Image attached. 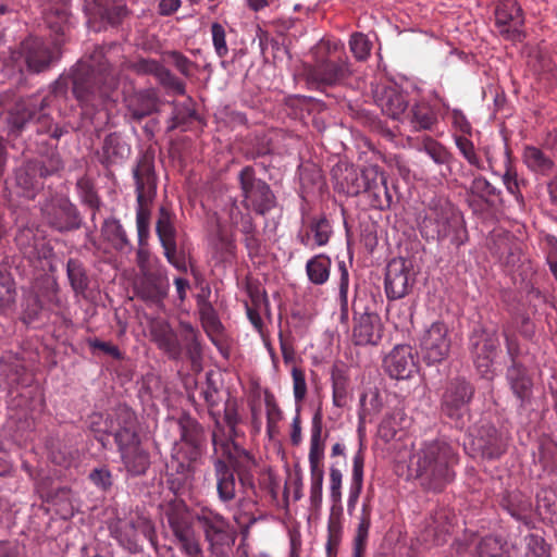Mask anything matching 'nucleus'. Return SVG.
I'll return each instance as SVG.
<instances>
[{
    "label": "nucleus",
    "instance_id": "1",
    "mask_svg": "<svg viewBox=\"0 0 557 557\" xmlns=\"http://www.w3.org/2000/svg\"><path fill=\"white\" fill-rule=\"evenodd\" d=\"M457 456L453 447L440 440L423 442L409 460V470L429 490H441L453 481Z\"/></svg>",
    "mask_w": 557,
    "mask_h": 557
},
{
    "label": "nucleus",
    "instance_id": "2",
    "mask_svg": "<svg viewBox=\"0 0 557 557\" xmlns=\"http://www.w3.org/2000/svg\"><path fill=\"white\" fill-rule=\"evenodd\" d=\"M72 83L73 92L87 114L89 108L97 111L106 108L111 91L117 85V78L104 60L100 61L97 67L95 63L79 64Z\"/></svg>",
    "mask_w": 557,
    "mask_h": 557
},
{
    "label": "nucleus",
    "instance_id": "3",
    "mask_svg": "<svg viewBox=\"0 0 557 557\" xmlns=\"http://www.w3.org/2000/svg\"><path fill=\"white\" fill-rule=\"evenodd\" d=\"M107 431L114 435L127 471L134 475L145 473L149 467V457L140 447L135 413L126 407L119 408L110 416Z\"/></svg>",
    "mask_w": 557,
    "mask_h": 557
},
{
    "label": "nucleus",
    "instance_id": "4",
    "mask_svg": "<svg viewBox=\"0 0 557 557\" xmlns=\"http://www.w3.org/2000/svg\"><path fill=\"white\" fill-rule=\"evenodd\" d=\"M136 194V225L139 238H143L149 231L150 210L157 193V178L154 174L153 157L149 153L143 154L133 171Z\"/></svg>",
    "mask_w": 557,
    "mask_h": 557
},
{
    "label": "nucleus",
    "instance_id": "5",
    "mask_svg": "<svg viewBox=\"0 0 557 557\" xmlns=\"http://www.w3.org/2000/svg\"><path fill=\"white\" fill-rule=\"evenodd\" d=\"M196 520L203 530L211 554L214 557H226L236 537L228 521L209 508L200 509L196 515Z\"/></svg>",
    "mask_w": 557,
    "mask_h": 557
},
{
    "label": "nucleus",
    "instance_id": "6",
    "mask_svg": "<svg viewBox=\"0 0 557 557\" xmlns=\"http://www.w3.org/2000/svg\"><path fill=\"white\" fill-rule=\"evenodd\" d=\"M49 106V98H32L20 101L10 114V123L16 129H21L28 121L34 120L37 124V132L50 134L58 139L64 134V129L53 125L50 116L45 112Z\"/></svg>",
    "mask_w": 557,
    "mask_h": 557
},
{
    "label": "nucleus",
    "instance_id": "7",
    "mask_svg": "<svg viewBox=\"0 0 557 557\" xmlns=\"http://www.w3.org/2000/svg\"><path fill=\"white\" fill-rule=\"evenodd\" d=\"M243 205L258 214H265L274 208L276 201L270 186L257 178L251 166L244 168L239 173Z\"/></svg>",
    "mask_w": 557,
    "mask_h": 557
},
{
    "label": "nucleus",
    "instance_id": "8",
    "mask_svg": "<svg viewBox=\"0 0 557 557\" xmlns=\"http://www.w3.org/2000/svg\"><path fill=\"white\" fill-rule=\"evenodd\" d=\"M459 224L456 208L446 199H434L422 222V230L425 236L442 239L448 237Z\"/></svg>",
    "mask_w": 557,
    "mask_h": 557
},
{
    "label": "nucleus",
    "instance_id": "9",
    "mask_svg": "<svg viewBox=\"0 0 557 557\" xmlns=\"http://www.w3.org/2000/svg\"><path fill=\"white\" fill-rule=\"evenodd\" d=\"M423 360L428 364L440 363L445 360L451 347L449 326L443 321H435L422 333L419 342Z\"/></svg>",
    "mask_w": 557,
    "mask_h": 557
},
{
    "label": "nucleus",
    "instance_id": "10",
    "mask_svg": "<svg viewBox=\"0 0 557 557\" xmlns=\"http://www.w3.org/2000/svg\"><path fill=\"white\" fill-rule=\"evenodd\" d=\"M499 345L495 330H487L479 326L473 330L469 346L479 373L490 379L493 374L492 367Z\"/></svg>",
    "mask_w": 557,
    "mask_h": 557
},
{
    "label": "nucleus",
    "instance_id": "11",
    "mask_svg": "<svg viewBox=\"0 0 557 557\" xmlns=\"http://www.w3.org/2000/svg\"><path fill=\"white\" fill-rule=\"evenodd\" d=\"M305 73L307 81L320 88L343 84L351 75V70L347 60L321 58L313 64L306 65Z\"/></svg>",
    "mask_w": 557,
    "mask_h": 557
},
{
    "label": "nucleus",
    "instance_id": "12",
    "mask_svg": "<svg viewBox=\"0 0 557 557\" xmlns=\"http://www.w3.org/2000/svg\"><path fill=\"white\" fill-rule=\"evenodd\" d=\"M416 281L412 262L404 258H394L386 268L385 292L389 299H400L411 289Z\"/></svg>",
    "mask_w": 557,
    "mask_h": 557
},
{
    "label": "nucleus",
    "instance_id": "13",
    "mask_svg": "<svg viewBox=\"0 0 557 557\" xmlns=\"http://www.w3.org/2000/svg\"><path fill=\"white\" fill-rule=\"evenodd\" d=\"M41 212L47 223L59 232L79 227L77 211L66 197L54 196L50 198L42 206Z\"/></svg>",
    "mask_w": 557,
    "mask_h": 557
},
{
    "label": "nucleus",
    "instance_id": "14",
    "mask_svg": "<svg viewBox=\"0 0 557 557\" xmlns=\"http://www.w3.org/2000/svg\"><path fill=\"white\" fill-rule=\"evenodd\" d=\"M22 53L27 69L39 73L47 70L59 58L60 41L54 39L52 44L39 38H29L22 44Z\"/></svg>",
    "mask_w": 557,
    "mask_h": 557
},
{
    "label": "nucleus",
    "instance_id": "15",
    "mask_svg": "<svg viewBox=\"0 0 557 557\" xmlns=\"http://www.w3.org/2000/svg\"><path fill=\"white\" fill-rule=\"evenodd\" d=\"M111 533L123 547L136 552L141 539L152 540L153 527L148 519L137 517L132 520H119L111 527Z\"/></svg>",
    "mask_w": 557,
    "mask_h": 557
},
{
    "label": "nucleus",
    "instance_id": "16",
    "mask_svg": "<svg viewBox=\"0 0 557 557\" xmlns=\"http://www.w3.org/2000/svg\"><path fill=\"white\" fill-rule=\"evenodd\" d=\"M522 10L516 0H500L495 9V26L506 39L517 40L523 25Z\"/></svg>",
    "mask_w": 557,
    "mask_h": 557
},
{
    "label": "nucleus",
    "instance_id": "17",
    "mask_svg": "<svg viewBox=\"0 0 557 557\" xmlns=\"http://www.w3.org/2000/svg\"><path fill=\"white\" fill-rule=\"evenodd\" d=\"M383 335L381 317L373 311L355 315L352 342L359 346L377 345Z\"/></svg>",
    "mask_w": 557,
    "mask_h": 557
},
{
    "label": "nucleus",
    "instance_id": "18",
    "mask_svg": "<svg viewBox=\"0 0 557 557\" xmlns=\"http://www.w3.org/2000/svg\"><path fill=\"white\" fill-rule=\"evenodd\" d=\"M471 396L472 388L466 381L451 382L443 395V412L449 418L458 420L466 412V406Z\"/></svg>",
    "mask_w": 557,
    "mask_h": 557
},
{
    "label": "nucleus",
    "instance_id": "19",
    "mask_svg": "<svg viewBox=\"0 0 557 557\" xmlns=\"http://www.w3.org/2000/svg\"><path fill=\"white\" fill-rule=\"evenodd\" d=\"M387 373L397 380L411 376L417 369L416 358L409 345H397L384 359Z\"/></svg>",
    "mask_w": 557,
    "mask_h": 557
},
{
    "label": "nucleus",
    "instance_id": "20",
    "mask_svg": "<svg viewBox=\"0 0 557 557\" xmlns=\"http://www.w3.org/2000/svg\"><path fill=\"white\" fill-rule=\"evenodd\" d=\"M15 243L23 255L29 259H46L51 255V247L46 243L42 233L33 226L21 227Z\"/></svg>",
    "mask_w": 557,
    "mask_h": 557
},
{
    "label": "nucleus",
    "instance_id": "21",
    "mask_svg": "<svg viewBox=\"0 0 557 557\" xmlns=\"http://www.w3.org/2000/svg\"><path fill=\"white\" fill-rule=\"evenodd\" d=\"M375 101L382 113L393 120H400L408 107L407 97L394 87L377 92Z\"/></svg>",
    "mask_w": 557,
    "mask_h": 557
},
{
    "label": "nucleus",
    "instance_id": "22",
    "mask_svg": "<svg viewBox=\"0 0 557 557\" xmlns=\"http://www.w3.org/2000/svg\"><path fill=\"white\" fill-rule=\"evenodd\" d=\"M39 175V163L29 161L18 168L15 172L16 193L23 197L32 199L37 190L41 188V183L37 176Z\"/></svg>",
    "mask_w": 557,
    "mask_h": 557
},
{
    "label": "nucleus",
    "instance_id": "23",
    "mask_svg": "<svg viewBox=\"0 0 557 557\" xmlns=\"http://www.w3.org/2000/svg\"><path fill=\"white\" fill-rule=\"evenodd\" d=\"M152 341L158 347L172 358L181 355V345L172 327L164 321H157L151 325Z\"/></svg>",
    "mask_w": 557,
    "mask_h": 557
},
{
    "label": "nucleus",
    "instance_id": "24",
    "mask_svg": "<svg viewBox=\"0 0 557 557\" xmlns=\"http://www.w3.org/2000/svg\"><path fill=\"white\" fill-rule=\"evenodd\" d=\"M214 471L216 476V491L219 499L228 506L236 496V482L233 471L225 461L218 459L214 461Z\"/></svg>",
    "mask_w": 557,
    "mask_h": 557
},
{
    "label": "nucleus",
    "instance_id": "25",
    "mask_svg": "<svg viewBox=\"0 0 557 557\" xmlns=\"http://www.w3.org/2000/svg\"><path fill=\"white\" fill-rule=\"evenodd\" d=\"M364 454L360 447L352 458L351 479L347 499V511L349 515L356 509L358 498L363 486Z\"/></svg>",
    "mask_w": 557,
    "mask_h": 557
},
{
    "label": "nucleus",
    "instance_id": "26",
    "mask_svg": "<svg viewBox=\"0 0 557 557\" xmlns=\"http://www.w3.org/2000/svg\"><path fill=\"white\" fill-rule=\"evenodd\" d=\"M324 458V443L322 441V424L319 414H315L312 420L309 463L310 472H324L322 460Z\"/></svg>",
    "mask_w": 557,
    "mask_h": 557
},
{
    "label": "nucleus",
    "instance_id": "27",
    "mask_svg": "<svg viewBox=\"0 0 557 557\" xmlns=\"http://www.w3.org/2000/svg\"><path fill=\"white\" fill-rule=\"evenodd\" d=\"M157 233L169 261L176 252L175 228L170 214L162 208L157 222Z\"/></svg>",
    "mask_w": 557,
    "mask_h": 557
},
{
    "label": "nucleus",
    "instance_id": "28",
    "mask_svg": "<svg viewBox=\"0 0 557 557\" xmlns=\"http://www.w3.org/2000/svg\"><path fill=\"white\" fill-rule=\"evenodd\" d=\"M156 109L157 100L152 92H137L127 99V113L136 121L150 115Z\"/></svg>",
    "mask_w": 557,
    "mask_h": 557
},
{
    "label": "nucleus",
    "instance_id": "29",
    "mask_svg": "<svg viewBox=\"0 0 557 557\" xmlns=\"http://www.w3.org/2000/svg\"><path fill=\"white\" fill-rule=\"evenodd\" d=\"M507 380L513 394L522 403L530 398L532 392V381L527 375L525 370L517 364H512L507 370Z\"/></svg>",
    "mask_w": 557,
    "mask_h": 557
},
{
    "label": "nucleus",
    "instance_id": "30",
    "mask_svg": "<svg viewBox=\"0 0 557 557\" xmlns=\"http://www.w3.org/2000/svg\"><path fill=\"white\" fill-rule=\"evenodd\" d=\"M409 425V419L406 413L396 409L387 414L381 422L379 428V435L385 442L394 440L398 432L403 431Z\"/></svg>",
    "mask_w": 557,
    "mask_h": 557
},
{
    "label": "nucleus",
    "instance_id": "31",
    "mask_svg": "<svg viewBox=\"0 0 557 557\" xmlns=\"http://www.w3.org/2000/svg\"><path fill=\"white\" fill-rule=\"evenodd\" d=\"M371 511L370 503L364 500L354 539V557H363L371 527Z\"/></svg>",
    "mask_w": 557,
    "mask_h": 557
},
{
    "label": "nucleus",
    "instance_id": "32",
    "mask_svg": "<svg viewBox=\"0 0 557 557\" xmlns=\"http://www.w3.org/2000/svg\"><path fill=\"white\" fill-rule=\"evenodd\" d=\"M406 119L416 131L431 129L437 122L436 113L425 102L414 104Z\"/></svg>",
    "mask_w": 557,
    "mask_h": 557
},
{
    "label": "nucleus",
    "instance_id": "33",
    "mask_svg": "<svg viewBox=\"0 0 557 557\" xmlns=\"http://www.w3.org/2000/svg\"><path fill=\"white\" fill-rule=\"evenodd\" d=\"M332 261L327 256L317 255L306 264V272L311 283L315 285L324 284L330 276Z\"/></svg>",
    "mask_w": 557,
    "mask_h": 557
},
{
    "label": "nucleus",
    "instance_id": "34",
    "mask_svg": "<svg viewBox=\"0 0 557 557\" xmlns=\"http://www.w3.org/2000/svg\"><path fill=\"white\" fill-rule=\"evenodd\" d=\"M102 151L107 162L117 163L128 157L131 148L120 136L110 134L104 139Z\"/></svg>",
    "mask_w": 557,
    "mask_h": 557
},
{
    "label": "nucleus",
    "instance_id": "35",
    "mask_svg": "<svg viewBox=\"0 0 557 557\" xmlns=\"http://www.w3.org/2000/svg\"><path fill=\"white\" fill-rule=\"evenodd\" d=\"M502 507L506 509L511 517L522 520L531 509V502L520 492L507 493L502 499Z\"/></svg>",
    "mask_w": 557,
    "mask_h": 557
},
{
    "label": "nucleus",
    "instance_id": "36",
    "mask_svg": "<svg viewBox=\"0 0 557 557\" xmlns=\"http://www.w3.org/2000/svg\"><path fill=\"white\" fill-rule=\"evenodd\" d=\"M357 187L351 190L352 194H359L361 191L369 193L372 189L380 186V184L386 183V177L377 166L371 165L361 171L360 177L358 178Z\"/></svg>",
    "mask_w": 557,
    "mask_h": 557
},
{
    "label": "nucleus",
    "instance_id": "37",
    "mask_svg": "<svg viewBox=\"0 0 557 557\" xmlns=\"http://www.w3.org/2000/svg\"><path fill=\"white\" fill-rule=\"evenodd\" d=\"M478 557H510L507 543L496 536H486L478 544Z\"/></svg>",
    "mask_w": 557,
    "mask_h": 557
},
{
    "label": "nucleus",
    "instance_id": "38",
    "mask_svg": "<svg viewBox=\"0 0 557 557\" xmlns=\"http://www.w3.org/2000/svg\"><path fill=\"white\" fill-rule=\"evenodd\" d=\"M524 163L529 169L539 173H547L553 162L540 149L535 147H527L523 152Z\"/></svg>",
    "mask_w": 557,
    "mask_h": 557
},
{
    "label": "nucleus",
    "instance_id": "39",
    "mask_svg": "<svg viewBox=\"0 0 557 557\" xmlns=\"http://www.w3.org/2000/svg\"><path fill=\"white\" fill-rule=\"evenodd\" d=\"M537 509L550 521L557 520V494L552 488H542L537 493Z\"/></svg>",
    "mask_w": 557,
    "mask_h": 557
},
{
    "label": "nucleus",
    "instance_id": "40",
    "mask_svg": "<svg viewBox=\"0 0 557 557\" xmlns=\"http://www.w3.org/2000/svg\"><path fill=\"white\" fill-rule=\"evenodd\" d=\"M308 228L312 235L314 245L322 247L329 243L332 235V226L325 216L313 218Z\"/></svg>",
    "mask_w": 557,
    "mask_h": 557
},
{
    "label": "nucleus",
    "instance_id": "41",
    "mask_svg": "<svg viewBox=\"0 0 557 557\" xmlns=\"http://www.w3.org/2000/svg\"><path fill=\"white\" fill-rule=\"evenodd\" d=\"M102 232L106 238L111 242L116 249L123 250L126 246H128L126 233L119 221H104Z\"/></svg>",
    "mask_w": 557,
    "mask_h": 557
},
{
    "label": "nucleus",
    "instance_id": "42",
    "mask_svg": "<svg viewBox=\"0 0 557 557\" xmlns=\"http://www.w3.org/2000/svg\"><path fill=\"white\" fill-rule=\"evenodd\" d=\"M471 191L490 203L500 200V190L482 176L472 181Z\"/></svg>",
    "mask_w": 557,
    "mask_h": 557
},
{
    "label": "nucleus",
    "instance_id": "43",
    "mask_svg": "<svg viewBox=\"0 0 557 557\" xmlns=\"http://www.w3.org/2000/svg\"><path fill=\"white\" fill-rule=\"evenodd\" d=\"M67 277L76 293H83L88 285L86 273L82 263L76 259H70L66 264Z\"/></svg>",
    "mask_w": 557,
    "mask_h": 557
},
{
    "label": "nucleus",
    "instance_id": "44",
    "mask_svg": "<svg viewBox=\"0 0 557 557\" xmlns=\"http://www.w3.org/2000/svg\"><path fill=\"white\" fill-rule=\"evenodd\" d=\"M349 48L358 61H364L370 55L372 44L366 35L355 33L350 36Z\"/></svg>",
    "mask_w": 557,
    "mask_h": 557
},
{
    "label": "nucleus",
    "instance_id": "45",
    "mask_svg": "<svg viewBox=\"0 0 557 557\" xmlns=\"http://www.w3.org/2000/svg\"><path fill=\"white\" fill-rule=\"evenodd\" d=\"M230 223L233 226H240L242 232L249 235L253 231V225L248 213H243L238 205L233 201L228 209Z\"/></svg>",
    "mask_w": 557,
    "mask_h": 557
},
{
    "label": "nucleus",
    "instance_id": "46",
    "mask_svg": "<svg viewBox=\"0 0 557 557\" xmlns=\"http://www.w3.org/2000/svg\"><path fill=\"white\" fill-rule=\"evenodd\" d=\"M183 337L186 342V350L193 362H196L201 355V347L198 342L197 333L188 323H182Z\"/></svg>",
    "mask_w": 557,
    "mask_h": 557
},
{
    "label": "nucleus",
    "instance_id": "47",
    "mask_svg": "<svg viewBox=\"0 0 557 557\" xmlns=\"http://www.w3.org/2000/svg\"><path fill=\"white\" fill-rule=\"evenodd\" d=\"M251 506H253V502L248 497H242L238 500L237 509L233 515V519L240 528L249 529L256 522V518L248 512V509Z\"/></svg>",
    "mask_w": 557,
    "mask_h": 557
},
{
    "label": "nucleus",
    "instance_id": "48",
    "mask_svg": "<svg viewBox=\"0 0 557 557\" xmlns=\"http://www.w3.org/2000/svg\"><path fill=\"white\" fill-rule=\"evenodd\" d=\"M455 143L458 150L463 156V158L469 162L470 165L475 166L478 169L482 168L481 159L476 154L474 145L471 140H469L465 136H456Z\"/></svg>",
    "mask_w": 557,
    "mask_h": 557
},
{
    "label": "nucleus",
    "instance_id": "49",
    "mask_svg": "<svg viewBox=\"0 0 557 557\" xmlns=\"http://www.w3.org/2000/svg\"><path fill=\"white\" fill-rule=\"evenodd\" d=\"M368 195L371 206L375 209H386L393 201L392 195L387 188V182L385 184H380V186L369 191Z\"/></svg>",
    "mask_w": 557,
    "mask_h": 557
},
{
    "label": "nucleus",
    "instance_id": "50",
    "mask_svg": "<svg viewBox=\"0 0 557 557\" xmlns=\"http://www.w3.org/2000/svg\"><path fill=\"white\" fill-rule=\"evenodd\" d=\"M198 307L201 322L205 329L208 331H218L220 327V322L211 304L205 299H199Z\"/></svg>",
    "mask_w": 557,
    "mask_h": 557
},
{
    "label": "nucleus",
    "instance_id": "51",
    "mask_svg": "<svg viewBox=\"0 0 557 557\" xmlns=\"http://www.w3.org/2000/svg\"><path fill=\"white\" fill-rule=\"evenodd\" d=\"M339 270H341L339 299H341V311H342L341 320L347 321L348 320L347 293H348L349 276H348V271L343 262L339 264Z\"/></svg>",
    "mask_w": 557,
    "mask_h": 557
},
{
    "label": "nucleus",
    "instance_id": "52",
    "mask_svg": "<svg viewBox=\"0 0 557 557\" xmlns=\"http://www.w3.org/2000/svg\"><path fill=\"white\" fill-rule=\"evenodd\" d=\"M292 377L294 398L297 404H300L307 395V383L304 370L293 366Z\"/></svg>",
    "mask_w": 557,
    "mask_h": 557
},
{
    "label": "nucleus",
    "instance_id": "53",
    "mask_svg": "<svg viewBox=\"0 0 557 557\" xmlns=\"http://www.w3.org/2000/svg\"><path fill=\"white\" fill-rule=\"evenodd\" d=\"M423 151L437 164H444L448 160L447 150L435 140L426 139Z\"/></svg>",
    "mask_w": 557,
    "mask_h": 557
},
{
    "label": "nucleus",
    "instance_id": "54",
    "mask_svg": "<svg viewBox=\"0 0 557 557\" xmlns=\"http://www.w3.org/2000/svg\"><path fill=\"white\" fill-rule=\"evenodd\" d=\"M211 34L216 54L220 58L225 57L228 52V48L226 45L224 27L219 23H213L211 25Z\"/></svg>",
    "mask_w": 557,
    "mask_h": 557
},
{
    "label": "nucleus",
    "instance_id": "55",
    "mask_svg": "<svg viewBox=\"0 0 557 557\" xmlns=\"http://www.w3.org/2000/svg\"><path fill=\"white\" fill-rule=\"evenodd\" d=\"M310 503L317 508L322 503L324 472H310Z\"/></svg>",
    "mask_w": 557,
    "mask_h": 557
},
{
    "label": "nucleus",
    "instance_id": "56",
    "mask_svg": "<svg viewBox=\"0 0 557 557\" xmlns=\"http://www.w3.org/2000/svg\"><path fill=\"white\" fill-rule=\"evenodd\" d=\"M211 244L221 259H223L225 255L232 253V239L222 228L218 231L216 235L212 238Z\"/></svg>",
    "mask_w": 557,
    "mask_h": 557
},
{
    "label": "nucleus",
    "instance_id": "57",
    "mask_svg": "<svg viewBox=\"0 0 557 557\" xmlns=\"http://www.w3.org/2000/svg\"><path fill=\"white\" fill-rule=\"evenodd\" d=\"M195 116V110L190 103L175 104L172 116L171 128L178 127L186 124L190 119Z\"/></svg>",
    "mask_w": 557,
    "mask_h": 557
},
{
    "label": "nucleus",
    "instance_id": "58",
    "mask_svg": "<svg viewBox=\"0 0 557 557\" xmlns=\"http://www.w3.org/2000/svg\"><path fill=\"white\" fill-rule=\"evenodd\" d=\"M343 473L338 468H330V497L334 504L342 500Z\"/></svg>",
    "mask_w": 557,
    "mask_h": 557
},
{
    "label": "nucleus",
    "instance_id": "59",
    "mask_svg": "<svg viewBox=\"0 0 557 557\" xmlns=\"http://www.w3.org/2000/svg\"><path fill=\"white\" fill-rule=\"evenodd\" d=\"M503 183L507 189V191L511 195H513L517 199V201L522 205L523 203V197L521 193L519 191V184L517 181V174L511 169H507V171L503 175Z\"/></svg>",
    "mask_w": 557,
    "mask_h": 557
},
{
    "label": "nucleus",
    "instance_id": "60",
    "mask_svg": "<svg viewBox=\"0 0 557 557\" xmlns=\"http://www.w3.org/2000/svg\"><path fill=\"white\" fill-rule=\"evenodd\" d=\"M180 545L181 549L188 557H198L201 554V546L195 533L193 535L183 536Z\"/></svg>",
    "mask_w": 557,
    "mask_h": 557
},
{
    "label": "nucleus",
    "instance_id": "61",
    "mask_svg": "<svg viewBox=\"0 0 557 557\" xmlns=\"http://www.w3.org/2000/svg\"><path fill=\"white\" fill-rule=\"evenodd\" d=\"M89 479L91 482L102 490H107L111 486V473L106 468L95 469L90 472Z\"/></svg>",
    "mask_w": 557,
    "mask_h": 557
},
{
    "label": "nucleus",
    "instance_id": "62",
    "mask_svg": "<svg viewBox=\"0 0 557 557\" xmlns=\"http://www.w3.org/2000/svg\"><path fill=\"white\" fill-rule=\"evenodd\" d=\"M39 163V177H46L58 172L62 168V161L59 156H51L47 161H37Z\"/></svg>",
    "mask_w": 557,
    "mask_h": 557
},
{
    "label": "nucleus",
    "instance_id": "63",
    "mask_svg": "<svg viewBox=\"0 0 557 557\" xmlns=\"http://www.w3.org/2000/svg\"><path fill=\"white\" fill-rule=\"evenodd\" d=\"M327 531H329V537H327V543H326V549H327L329 554L331 555L332 550L335 549L341 542V527L338 523L331 520L329 522Z\"/></svg>",
    "mask_w": 557,
    "mask_h": 557
},
{
    "label": "nucleus",
    "instance_id": "64",
    "mask_svg": "<svg viewBox=\"0 0 557 557\" xmlns=\"http://www.w3.org/2000/svg\"><path fill=\"white\" fill-rule=\"evenodd\" d=\"M451 122L454 126L459 129L463 134H470L471 125L463 115V113L459 110H453L451 112Z\"/></svg>",
    "mask_w": 557,
    "mask_h": 557
}]
</instances>
